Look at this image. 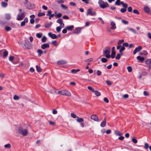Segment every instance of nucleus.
Listing matches in <instances>:
<instances>
[{"label":"nucleus","mask_w":151,"mask_h":151,"mask_svg":"<svg viewBox=\"0 0 151 151\" xmlns=\"http://www.w3.org/2000/svg\"><path fill=\"white\" fill-rule=\"evenodd\" d=\"M37 52L38 53V56H40L43 53V51L41 49L38 50Z\"/></svg>","instance_id":"7c9ffc66"},{"label":"nucleus","mask_w":151,"mask_h":151,"mask_svg":"<svg viewBox=\"0 0 151 151\" xmlns=\"http://www.w3.org/2000/svg\"><path fill=\"white\" fill-rule=\"evenodd\" d=\"M17 133L23 136H25L28 133V131L27 128L22 126L19 127L17 130Z\"/></svg>","instance_id":"f257e3e1"},{"label":"nucleus","mask_w":151,"mask_h":151,"mask_svg":"<svg viewBox=\"0 0 151 151\" xmlns=\"http://www.w3.org/2000/svg\"><path fill=\"white\" fill-rule=\"evenodd\" d=\"M3 53L2 57L3 58H5L8 55V52L5 50H0V56H1L2 53Z\"/></svg>","instance_id":"39448f33"},{"label":"nucleus","mask_w":151,"mask_h":151,"mask_svg":"<svg viewBox=\"0 0 151 151\" xmlns=\"http://www.w3.org/2000/svg\"><path fill=\"white\" fill-rule=\"evenodd\" d=\"M132 141L134 144H136L137 142V140L135 138H132Z\"/></svg>","instance_id":"4d7b16f0"},{"label":"nucleus","mask_w":151,"mask_h":151,"mask_svg":"<svg viewBox=\"0 0 151 151\" xmlns=\"http://www.w3.org/2000/svg\"><path fill=\"white\" fill-rule=\"evenodd\" d=\"M145 63L148 65L149 68L151 69V58L145 61Z\"/></svg>","instance_id":"f8f14e48"},{"label":"nucleus","mask_w":151,"mask_h":151,"mask_svg":"<svg viewBox=\"0 0 151 151\" xmlns=\"http://www.w3.org/2000/svg\"><path fill=\"white\" fill-rule=\"evenodd\" d=\"M137 60H139L140 62H143L145 60V58H144L141 57L140 56H137Z\"/></svg>","instance_id":"412c9836"},{"label":"nucleus","mask_w":151,"mask_h":151,"mask_svg":"<svg viewBox=\"0 0 151 151\" xmlns=\"http://www.w3.org/2000/svg\"><path fill=\"white\" fill-rule=\"evenodd\" d=\"M41 11H42L41 10H39L38 13L37 14L38 17H40L45 15V14L44 12H42Z\"/></svg>","instance_id":"4be33fe9"},{"label":"nucleus","mask_w":151,"mask_h":151,"mask_svg":"<svg viewBox=\"0 0 151 151\" xmlns=\"http://www.w3.org/2000/svg\"><path fill=\"white\" fill-rule=\"evenodd\" d=\"M5 29L6 31H9L10 30H11L12 29V28L9 27L8 26H6L5 27Z\"/></svg>","instance_id":"c9c22d12"},{"label":"nucleus","mask_w":151,"mask_h":151,"mask_svg":"<svg viewBox=\"0 0 151 151\" xmlns=\"http://www.w3.org/2000/svg\"><path fill=\"white\" fill-rule=\"evenodd\" d=\"M13 99L14 100H18L19 99V97L16 95H15L13 97Z\"/></svg>","instance_id":"a19ab883"},{"label":"nucleus","mask_w":151,"mask_h":151,"mask_svg":"<svg viewBox=\"0 0 151 151\" xmlns=\"http://www.w3.org/2000/svg\"><path fill=\"white\" fill-rule=\"evenodd\" d=\"M115 54L116 52L115 51H112L111 55H110V57H111L112 58H114L115 57Z\"/></svg>","instance_id":"2f4dec72"},{"label":"nucleus","mask_w":151,"mask_h":151,"mask_svg":"<svg viewBox=\"0 0 151 151\" xmlns=\"http://www.w3.org/2000/svg\"><path fill=\"white\" fill-rule=\"evenodd\" d=\"M28 22V20L27 18L26 17L25 18L24 21L22 22L21 23V26H23L25 25V23H27Z\"/></svg>","instance_id":"a211bd4d"},{"label":"nucleus","mask_w":151,"mask_h":151,"mask_svg":"<svg viewBox=\"0 0 151 151\" xmlns=\"http://www.w3.org/2000/svg\"><path fill=\"white\" fill-rule=\"evenodd\" d=\"M142 49V47L141 46H139L138 47L135 48L133 51V54L135 55L137 52H139Z\"/></svg>","instance_id":"ddd939ff"},{"label":"nucleus","mask_w":151,"mask_h":151,"mask_svg":"<svg viewBox=\"0 0 151 151\" xmlns=\"http://www.w3.org/2000/svg\"><path fill=\"white\" fill-rule=\"evenodd\" d=\"M106 121L105 118L104 120L101 123L100 126L102 127H104L106 125Z\"/></svg>","instance_id":"6ab92c4d"},{"label":"nucleus","mask_w":151,"mask_h":151,"mask_svg":"<svg viewBox=\"0 0 151 151\" xmlns=\"http://www.w3.org/2000/svg\"><path fill=\"white\" fill-rule=\"evenodd\" d=\"M143 94L145 96H148L149 95L148 92L147 91H144Z\"/></svg>","instance_id":"338daca9"},{"label":"nucleus","mask_w":151,"mask_h":151,"mask_svg":"<svg viewBox=\"0 0 151 151\" xmlns=\"http://www.w3.org/2000/svg\"><path fill=\"white\" fill-rule=\"evenodd\" d=\"M1 4L2 7H5L7 6L8 4L7 3L3 1L1 3Z\"/></svg>","instance_id":"473e14b6"},{"label":"nucleus","mask_w":151,"mask_h":151,"mask_svg":"<svg viewBox=\"0 0 151 151\" xmlns=\"http://www.w3.org/2000/svg\"><path fill=\"white\" fill-rule=\"evenodd\" d=\"M120 0H116V1L115 2V4L116 5H119L120 4H119V2L120 1Z\"/></svg>","instance_id":"bf43d9fd"},{"label":"nucleus","mask_w":151,"mask_h":151,"mask_svg":"<svg viewBox=\"0 0 151 151\" xmlns=\"http://www.w3.org/2000/svg\"><path fill=\"white\" fill-rule=\"evenodd\" d=\"M144 10L146 13H149L150 12V9L147 6H145L144 8Z\"/></svg>","instance_id":"5701e85b"},{"label":"nucleus","mask_w":151,"mask_h":151,"mask_svg":"<svg viewBox=\"0 0 151 151\" xmlns=\"http://www.w3.org/2000/svg\"><path fill=\"white\" fill-rule=\"evenodd\" d=\"M49 123L50 125L52 126H54L55 124V123L54 122H52L51 121H49Z\"/></svg>","instance_id":"864d4df0"},{"label":"nucleus","mask_w":151,"mask_h":151,"mask_svg":"<svg viewBox=\"0 0 151 151\" xmlns=\"http://www.w3.org/2000/svg\"><path fill=\"white\" fill-rule=\"evenodd\" d=\"M133 12L134 13L137 14H139V12H138V11L136 9H134L133 11Z\"/></svg>","instance_id":"052dcab7"},{"label":"nucleus","mask_w":151,"mask_h":151,"mask_svg":"<svg viewBox=\"0 0 151 151\" xmlns=\"http://www.w3.org/2000/svg\"><path fill=\"white\" fill-rule=\"evenodd\" d=\"M93 92H94L95 95L97 96H99L101 94V93L97 91L94 90Z\"/></svg>","instance_id":"c756f323"},{"label":"nucleus","mask_w":151,"mask_h":151,"mask_svg":"<svg viewBox=\"0 0 151 151\" xmlns=\"http://www.w3.org/2000/svg\"><path fill=\"white\" fill-rule=\"evenodd\" d=\"M126 11V9L125 8H122L120 9V12L122 13H124Z\"/></svg>","instance_id":"13d9d810"},{"label":"nucleus","mask_w":151,"mask_h":151,"mask_svg":"<svg viewBox=\"0 0 151 151\" xmlns=\"http://www.w3.org/2000/svg\"><path fill=\"white\" fill-rule=\"evenodd\" d=\"M56 94L68 96H71V93L69 91L66 90H61L59 91L56 93Z\"/></svg>","instance_id":"7ed1b4c3"},{"label":"nucleus","mask_w":151,"mask_h":151,"mask_svg":"<svg viewBox=\"0 0 151 151\" xmlns=\"http://www.w3.org/2000/svg\"><path fill=\"white\" fill-rule=\"evenodd\" d=\"M41 48L43 49H45L47 48V43L41 45Z\"/></svg>","instance_id":"bb28decb"},{"label":"nucleus","mask_w":151,"mask_h":151,"mask_svg":"<svg viewBox=\"0 0 151 151\" xmlns=\"http://www.w3.org/2000/svg\"><path fill=\"white\" fill-rule=\"evenodd\" d=\"M70 4L71 6H75L76 5V4L75 3L73 2H70Z\"/></svg>","instance_id":"774afa93"},{"label":"nucleus","mask_w":151,"mask_h":151,"mask_svg":"<svg viewBox=\"0 0 151 151\" xmlns=\"http://www.w3.org/2000/svg\"><path fill=\"white\" fill-rule=\"evenodd\" d=\"M46 37L45 36H44L42 38L41 41L42 42H44L46 41Z\"/></svg>","instance_id":"f704fd0d"},{"label":"nucleus","mask_w":151,"mask_h":151,"mask_svg":"<svg viewBox=\"0 0 151 151\" xmlns=\"http://www.w3.org/2000/svg\"><path fill=\"white\" fill-rule=\"evenodd\" d=\"M4 147L6 148H8L9 149L11 147V145L10 144L8 143L5 145Z\"/></svg>","instance_id":"79ce46f5"},{"label":"nucleus","mask_w":151,"mask_h":151,"mask_svg":"<svg viewBox=\"0 0 151 151\" xmlns=\"http://www.w3.org/2000/svg\"><path fill=\"white\" fill-rule=\"evenodd\" d=\"M101 61L102 62L105 63L107 62L108 61V60L107 59L105 58H101Z\"/></svg>","instance_id":"e433bc0d"},{"label":"nucleus","mask_w":151,"mask_h":151,"mask_svg":"<svg viewBox=\"0 0 151 151\" xmlns=\"http://www.w3.org/2000/svg\"><path fill=\"white\" fill-rule=\"evenodd\" d=\"M127 70L129 72H131L132 71V68L131 66H128L127 68Z\"/></svg>","instance_id":"49530a36"},{"label":"nucleus","mask_w":151,"mask_h":151,"mask_svg":"<svg viewBox=\"0 0 151 151\" xmlns=\"http://www.w3.org/2000/svg\"><path fill=\"white\" fill-rule=\"evenodd\" d=\"M96 74L97 75L99 76H100L101 75V71H100V70H98L97 71V72H96Z\"/></svg>","instance_id":"680f3d73"},{"label":"nucleus","mask_w":151,"mask_h":151,"mask_svg":"<svg viewBox=\"0 0 151 151\" xmlns=\"http://www.w3.org/2000/svg\"><path fill=\"white\" fill-rule=\"evenodd\" d=\"M81 27H77L74 30L73 33L75 34H78L81 32Z\"/></svg>","instance_id":"9d476101"},{"label":"nucleus","mask_w":151,"mask_h":151,"mask_svg":"<svg viewBox=\"0 0 151 151\" xmlns=\"http://www.w3.org/2000/svg\"><path fill=\"white\" fill-rule=\"evenodd\" d=\"M62 14L61 13H59L55 15V16L57 18H60L61 17Z\"/></svg>","instance_id":"c03bdc74"},{"label":"nucleus","mask_w":151,"mask_h":151,"mask_svg":"<svg viewBox=\"0 0 151 151\" xmlns=\"http://www.w3.org/2000/svg\"><path fill=\"white\" fill-rule=\"evenodd\" d=\"M61 6V7L64 9H67L68 8L67 6H65L64 4H62Z\"/></svg>","instance_id":"a18cd8bd"},{"label":"nucleus","mask_w":151,"mask_h":151,"mask_svg":"<svg viewBox=\"0 0 151 151\" xmlns=\"http://www.w3.org/2000/svg\"><path fill=\"white\" fill-rule=\"evenodd\" d=\"M77 118L76 121L78 122H82L84 121V119L82 118H79L78 116Z\"/></svg>","instance_id":"393cba45"},{"label":"nucleus","mask_w":151,"mask_h":151,"mask_svg":"<svg viewBox=\"0 0 151 151\" xmlns=\"http://www.w3.org/2000/svg\"><path fill=\"white\" fill-rule=\"evenodd\" d=\"M93 58H91L88 59H87L85 60V62H90L92 61L93 60Z\"/></svg>","instance_id":"5fc2aeb1"},{"label":"nucleus","mask_w":151,"mask_h":151,"mask_svg":"<svg viewBox=\"0 0 151 151\" xmlns=\"http://www.w3.org/2000/svg\"><path fill=\"white\" fill-rule=\"evenodd\" d=\"M63 27H60V26L56 28V30L58 32H59L61 30V28Z\"/></svg>","instance_id":"37998d69"},{"label":"nucleus","mask_w":151,"mask_h":151,"mask_svg":"<svg viewBox=\"0 0 151 151\" xmlns=\"http://www.w3.org/2000/svg\"><path fill=\"white\" fill-rule=\"evenodd\" d=\"M67 63V62L64 60H60L57 62V64L58 65H62Z\"/></svg>","instance_id":"f3484780"},{"label":"nucleus","mask_w":151,"mask_h":151,"mask_svg":"<svg viewBox=\"0 0 151 151\" xmlns=\"http://www.w3.org/2000/svg\"><path fill=\"white\" fill-rule=\"evenodd\" d=\"M128 30L129 31H131L133 32V33L135 34H137V33L135 30L134 29H133L132 28H129V29Z\"/></svg>","instance_id":"58836bf2"},{"label":"nucleus","mask_w":151,"mask_h":151,"mask_svg":"<svg viewBox=\"0 0 151 151\" xmlns=\"http://www.w3.org/2000/svg\"><path fill=\"white\" fill-rule=\"evenodd\" d=\"M79 71L80 70L79 69H77L76 70L73 69L71 70V72L73 73H76Z\"/></svg>","instance_id":"cd10ccee"},{"label":"nucleus","mask_w":151,"mask_h":151,"mask_svg":"<svg viewBox=\"0 0 151 151\" xmlns=\"http://www.w3.org/2000/svg\"><path fill=\"white\" fill-rule=\"evenodd\" d=\"M104 101L105 102H106V103H108L109 102V101L108 99L106 97L104 98Z\"/></svg>","instance_id":"69168bd1"},{"label":"nucleus","mask_w":151,"mask_h":151,"mask_svg":"<svg viewBox=\"0 0 151 151\" xmlns=\"http://www.w3.org/2000/svg\"><path fill=\"white\" fill-rule=\"evenodd\" d=\"M25 5L27 8L29 9H32L34 7V6L30 3H25Z\"/></svg>","instance_id":"dca6fc26"},{"label":"nucleus","mask_w":151,"mask_h":151,"mask_svg":"<svg viewBox=\"0 0 151 151\" xmlns=\"http://www.w3.org/2000/svg\"><path fill=\"white\" fill-rule=\"evenodd\" d=\"M111 27L110 29H116V26L115 22L114 21H112L110 23Z\"/></svg>","instance_id":"9b49d317"},{"label":"nucleus","mask_w":151,"mask_h":151,"mask_svg":"<svg viewBox=\"0 0 151 151\" xmlns=\"http://www.w3.org/2000/svg\"><path fill=\"white\" fill-rule=\"evenodd\" d=\"M98 4L100 7L102 9H104L109 6V4L107 2H104L102 0H99Z\"/></svg>","instance_id":"20e7f679"},{"label":"nucleus","mask_w":151,"mask_h":151,"mask_svg":"<svg viewBox=\"0 0 151 151\" xmlns=\"http://www.w3.org/2000/svg\"><path fill=\"white\" fill-rule=\"evenodd\" d=\"M129 46V44L127 42L124 43L123 44L122 46H123L124 47H128Z\"/></svg>","instance_id":"3c124183"},{"label":"nucleus","mask_w":151,"mask_h":151,"mask_svg":"<svg viewBox=\"0 0 151 151\" xmlns=\"http://www.w3.org/2000/svg\"><path fill=\"white\" fill-rule=\"evenodd\" d=\"M5 17L6 19L9 20L11 19V16L9 14H7L5 15Z\"/></svg>","instance_id":"72a5a7b5"},{"label":"nucleus","mask_w":151,"mask_h":151,"mask_svg":"<svg viewBox=\"0 0 151 151\" xmlns=\"http://www.w3.org/2000/svg\"><path fill=\"white\" fill-rule=\"evenodd\" d=\"M128 11L129 12H131L132 11V8L131 6H129L128 8Z\"/></svg>","instance_id":"0e129e2a"},{"label":"nucleus","mask_w":151,"mask_h":151,"mask_svg":"<svg viewBox=\"0 0 151 151\" xmlns=\"http://www.w3.org/2000/svg\"><path fill=\"white\" fill-rule=\"evenodd\" d=\"M120 58V55L119 54H117L116 57V59L117 60H119Z\"/></svg>","instance_id":"6e6d98bb"},{"label":"nucleus","mask_w":151,"mask_h":151,"mask_svg":"<svg viewBox=\"0 0 151 151\" xmlns=\"http://www.w3.org/2000/svg\"><path fill=\"white\" fill-rule=\"evenodd\" d=\"M111 51V48L109 47H105L103 50V54L104 56L107 58H110V55Z\"/></svg>","instance_id":"f03ea898"},{"label":"nucleus","mask_w":151,"mask_h":151,"mask_svg":"<svg viewBox=\"0 0 151 151\" xmlns=\"http://www.w3.org/2000/svg\"><path fill=\"white\" fill-rule=\"evenodd\" d=\"M52 43L55 46H57L58 45L57 42L56 41H53L52 42Z\"/></svg>","instance_id":"09e8293b"},{"label":"nucleus","mask_w":151,"mask_h":151,"mask_svg":"<svg viewBox=\"0 0 151 151\" xmlns=\"http://www.w3.org/2000/svg\"><path fill=\"white\" fill-rule=\"evenodd\" d=\"M70 116L71 117L73 118H77V117L76 115L74 113H71L70 114Z\"/></svg>","instance_id":"4c0bfd02"},{"label":"nucleus","mask_w":151,"mask_h":151,"mask_svg":"<svg viewBox=\"0 0 151 151\" xmlns=\"http://www.w3.org/2000/svg\"><path fill=\"white\" fill-rule=\"evenodd\" d=\"M14 59V57L13 56H10L9 57V60L11 62Z\"/></svg>","instance_id":"603ef678"},{"label":"nucleus","mask_w":151,"mask_h":151,"mask_svg":"<svg viewBox=\"0 0 151 151\" xmlns=\"http://www.w3.org/2000/svg\"><path fill=\"white\" fill-rule=\"evenodd\" d=\"M63 20L62 19H58L57 21V23L60 24V27H63L64 26V24L63 23Z\"/></svg>","instance_id":"1a4fd4ad"},{"label":"nucleus","mask_w":151,"mask_h":151,"mask_svg":"<svg viewBox=\"0 0 151 151\" xmlns=\"http://www.w3.org/2000/svg\"><path fill=\"white\" fill-rule=\"evenodd\" d=\"M119 50V52L120 53V55L121 56H122L123 55V53L122 51H124L125 50V48L123 46H122L121 48H120Z\"/></svg>","instance_id":"aec40b11"},{"label":"nucleus","mask_w":151,"mask_h":151,"mask_svg":"<svg viewBox=\"0 0 151 151\" xmlns=\"http://www.w3.org/2000/svg\"><path fill=\"white\" fill-rule=\"evenodd\" d=\"M115 134L117 135L118 136H122V134L118 130H115L114 131Z\"/></svg>","instance_id":"a878e982"},{"label":"nucleus","mask_w":151,"mask_h":151,"mask_svg":"<svg viewBox=\"0 0 151 151\" xmlns=\"http://www.w3.org/2000/svg\"><path fill=\"white\" fill-rule=\"evenodd\" d=\"M48 35L50 37L53 39H58V37L57 36V35L55 34H52L51 32H49L48 34Z\"/></svg>","instance_id":"4468645a"},{"label":"nucleus","mask_w":151,"mask_h":151,"mask_svg":"<svg viewBox=\"0 0 151 151\" xmlns=\"http://www.w3.org/2000/svg\"><path fill=\"white\" fill-rule=\"evenodd\" d=\"M124 42V40H119L117 42L118 46L116 47L117 50H119L121 48L122 46L121 45V44L123 43Z\"/></svg>","instance_id":"0eeeda50"},{"label":"nucleus","mask_w":151,"mask_h":151,"mask_svg":"<svg viewBox=\"0 0 151 151\" xmlns=\"http://www.w3.org/2000/svg\"><path fill=\"white\" fill-rule=\"evenodd\" d=\"M96 15V12H93L92 11V9L91 8H89L87 10L86 14V15L87 16H88V15H90L91 16H95Z\"/></svg>","instance_id":"423d86ee"},{"label":"nucleus","mask_w":151,"mask_h":151,"mask_svg":"<svg viewBox=\"0 0 151 151\" xmlns=\"http://www.w3.org/2000/svg\"><path fill=\"white\" fill-rule=\"evenodd\" d=\"M74 28V26L73 25L68 26L66 27V29L68 30H72Z\"/></svg>","instance_id":"b1692460"},{"label":"nucleus","mask_w":151,"mask_h":151,"mask_svg":"<svg viewBox=\"0 0 151 151\" xmlns=\"http://www.w3.org/2000/svg\"><path fill=\"white\" fill-rule=\"evenodd\" d=\"M87 88L90 90L92 92H93L94 91V89L91 86H88L87 87Z\"/></svg>","instance_id":"ea45409f"},{"label":"nucleus","mask_w":151,"mask_h":151,"mask_svg":"<svg viewBox=\"0 0 151 151\" xmlns=\"http://www.w3.org/2000/svg\"><path fill=\"white\" fill-rule=\"evenodd\" d=\"M24 17V13H22L21 14H18V15L17 19L19 21L23 19Z\"/></svg>","instance_id":"6e6552de"},{"label":"nucleus","mask_w":151,"mask_h":151,"mask_svg":"<svg viewBox=\"0 0 151 151\" xmlns=\"http://www.w3.org/2000/svg\"><path fill=\"white\" fill-rule=\"evenodd\" d=\"M36 67L37 70L38 72H41V68L39 67L37 65L36 66Z\"/></svg>","instance_id":"de8ad7c7"},{"label":"nucleus","mask_w":151,"mask_h":151,"mask_svg":"<svg viewBox=\"0 0 151 151\" xmlns=\"http://www.w3.org/2000/svg\"><path fill=\"white\" fill-rule=\"evenodd\" d=\"M141 54L144 55H147L148 53L146 51L144 50L142 51V52L141 53Z\"/></svg>","instance_id":"e2e57ef3"},{"label":"nucleus","mask_w":151,"mask_h":151,"mask_svg":"<svg viewBox=\"0 0 151 151\" xmlns=\"http://www.w3.org/2000/svg\"><path fill=\"white\" fill-rule=\"evenodd\" d=\"M149 147V145L148 143H145V144L144 148L146 149H147Z\"/></svg>","instance_id":"8fccbe9b"},{"label":"nucleus","mask_w":151,"mask_h":151,"mask_svg":"<svg viewBox=\"0 0 151 151\" xmlns=\"http://www.w3.org/2000/svg\"><path fill=\"white\" fill-rule=\"evenodd\" d=\"M91 118L94 121H99L98 117L96 115L94 114L92 115L91 117Z\"/></svg>","instance_id":"2eb2a0df"},{"label":"nucleus","mask_w":151,"mask_h":151,"mask_svg":"<svg viewBox=\"0 0 151 151\" xmlns=\"http://www.w3.org/2000/svg\"><path fill=\"white\" fill-rule=\"evenodd\" d=\"M42 35L43 34L42 33H37L36 34V36L38 38H40L42 36Z\"/></svg>","instance_id":"c85d7f7f"}]
</instances>
